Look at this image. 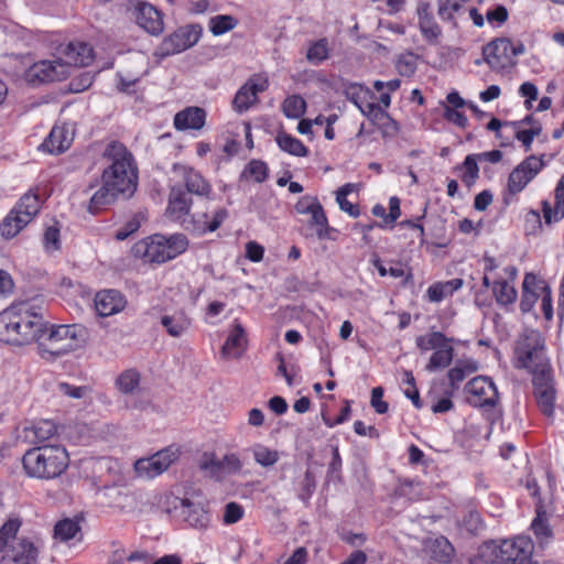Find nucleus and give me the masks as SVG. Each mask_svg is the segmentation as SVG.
Segmentation results:
<instances>
[{
    "mask_svg": "<svg viewBox=\"0 0 564 564\" xmlns=\"http://www.w3.org/2000/svg\"><path fill=\"white\" fill-rule=\"evenodd\" d=\"M395 67L400 75L410 77L416 72V61L412 54L401 55Z\"/></svg>",
    "mask_w": 564,
    "mask_h": 564,
    "instance_id": "58",
    "label": "nucleus"
},
{
    "mask_svg": "<svg viewBox=\"0 0 564 564\" xmlns=\"http://www.w3.org/2000/svg\"><path fill=\"white\" fill-rule=\"evenodd\" d=\"M350 413H351L350 402L348 400H346L345 405L341 408L339 414L335 419H330V417L323 415L324 424L327 427H334L336 425L343 424L349 420Z\"/></svg>",
    "mask_w": 564,
    "mask_h": 564,
    "instance_id": "63",
    "label": "nucleus"
},
{
    "mask_svg": "<svg viewBox=\"0 0 564 564\" xmlns=\"http://www.w3.org/2000/svg\"><path fill=\"white\" fill-rule=\"evenodd\" d=\"M522 53V45L517 47L506 37L496 39L482 48L484 59L494 70H503L512 66L513 58Z\"/></svg>",
    "mask_w": 564,
    "mask_h": 564,
    "instance_id": "10",
    "label": "nucleus"
},
{
    "mask_svg": "<svg viewBox=\"0 0 564 564\" xmlns=\"http://www.w3.org/2000/svg\"><path fill=\"white\" fill-rule=\"evenodd\" d=\"M402 383L404 384L403 393L411 400L413 406L417 410L423 408V402L420 397L419 389L416 387L415 378L411 370L403 371Z\"/></svg>",
    "mask_w": 564,
    "mask_h": 564,
    "instance_id": "44",
    "label": "nucleus"
},
{
    "mask_svg": "<svg viewBox=\"0 0 564 564\" xmlns=\"http://www.w3.org/2000/svg\"><path fill=\"white\" fill-rule=\"evenodd\" d=\"M65 56V66L72 65L76 67H85L94 61V50L85 42L74 41L69 42L63 50Z\"/></svg>",
    "mask_w": 564,
    "mask_h": 564,
    "instance_id": "28",
    "label": "nucleus"
},
{
    "mask_svg": "<svg viewBox=\"0 0 564 564\" xmlns=\"http://www.w3.org/2000/svg\"><path fill=\"white\" fill-rule=\"evenodd\" d=\"M22 522L19 518L8 519L0 528V552L4 551L9 541L14 539Z\"/></svg>",
    "mask_w": 564,
    "mask_h": 564,
    "instance_id": "49",
    "label": "nucleus"
},
{
    "mask_svg": "<svg viewBox=\"0 0 564 564\" xmlns=\"http://www.w3.org/2000/svg\"><path fill=\"white\" fill-rule=\"evenodd\" d=\"M188 245L184 234L153 235L134 243L132 253L144 262L162 264L184 253Z\"/></svg>",
    "mask_w": 564,
    "mask_h": 564,
    "instance_id": "7",
    "label": "nucleus"
},
{
    "mask_svg": "<svg viewBox=\"0 0 564 564\" xmlns=\"http://www.w3.org/2000/svg\"><path fill=\"white\" fill-rule=\"evenodd\" d=\"M193 205L192 197L181 185H174L170 188L165 216L182 226V221L186 220Z\"/></svg>",
    "mask_w": 564,
    "mask_h": 564,
    "instance_id": "21",
    "label": "nucleus"
},
{
    "mask_svg": "<svg viewBox=\"0 0 564 564\" xmlns=\"http://www.w3.org/2000/svg\"><path fill=\"white\" fill-rule=\"evenodd\" d=\"M275 142L282 151L291 155L303 158L308 154V148L300 139L284 131L278 132Z\"/></svg>",
    "mask_w": 564,
    "mask_h": 564,
    "instance_id": "39",
    "label": "nucleus"
},
{
    "mask_svg": "<svg viewBox=\"0 0 564 564\" xmlns=\"http://www.w3.org/2000/svg\"><path fill=\"white\" fill-rule=\"evenodd\" d=\"M517 278L518 269L510 264L503 268V276L492 280V295L497 304L507 312L513 310L518 300V291L514 285Z\"/></svg>",
    "mask_w": 564,
    "mask_h": 564,
    "instance_id": "16",
    "label": "nucleus"
},
{
    "mask_svg": "<svg viewBox=\"0 0 564 564\" xmlns=\"http://www.w3.org/2000/svg\"><path fill=\"white\" fill-rule=\"evenodd\" d=\"M544 289H546V281L540 279L533 272H528L524 274L519 304L522 314L532 312L538 300L543 294Z\"/></svg>",
    "mask_w": 564,
    "mask_h": 564,
    "instance_id": "22",
    "label": "nucleus"
},
{
    "mask_svg": "<svg viewBox=\"0 0 564 564\" xmlns=\"http://www.w3.org/2000/svg\"><path fill=\"white\" fill-rule=\"evenodd\" d=\"M415 347L420 354L432 351L424 369L427 372L445 370L454 359V338L447 337L443 332L431 329L415 338Z\"/></svg>",
    "mask_w": 564,
    "mask_h": 564,
    "instance_id": "9",
    "label": "nucleus"
},
{
    "mask_svg": "<svg viewBox=\"0 0 564 564\" xmlns=\"http://www.w3.org/2000/svg\"><path fill=\"white\" fill-rule=\"evenodd\" d=\"M474 370L475 368H469L467 366H462L459 364L451 368L447 372V378L451 387L453 389H457L459 384L466 379L467 375Z\"/></svg>",
    "mask_w": 564,
    "mask_h": 564,
    "instance_id": "57",
    "label": "nucleus"
},
{
    "mask_svg": "<svg viewBox=\"0 0 564 564\" xmlns=\"http://www.w3.org/2000/svg\"><path fill=\"white\" fill-rule=\"evenodd\" d=\"M454 172L458 173V176L464 185L470 188L473 185H475L479 177L477 155L468 154L462 164H458L454 167Z\"/></svg>",
    "mask_w": 564,
    "mask_h": 564,
    "instance_id": "38",
    "label": "nucleus"
},
{
    "mask_svg": "<svg viewBox=\"0 0 564 564\" xmlns=\"http://www.w3.org/2000/svg\"><path fill=\"white\" fill-rule=\"evenodd\" d=\"M228 210L218 208L209 215L207 212L189 213L186 220L182 221V227L195 236H205L216 231L227 219Z\"/></svg>",
    "mask_w": 564,
    "mask_h": 564,
    "instance_id": "15",
    "label": "nucleus"
},
{
    "mask_svg": "<svg viewBox=\"0 0 564 564\" xmlns=\"http://www.w3.org/2000/svg\"><path fill=\"white\" fill-rule=\"evenodd\" d=\"M419 29L424 40L431 44L436 45L442 36V29L435 21L433 13L430 11L429 4L417 9Z\"/></svg>",
    "mask_w": 564,
    "mask_h": 564,
    "instance_id": "30",
    "label": "nucleus"
},
{
    "mask_svg": "<svg viewBox=\"0 0 564 564\" xmlns=\"http://www.w3.org/2000/svg\"><path fill=\"white\" fill-rule=\"evenodd\" d=\"M269 78L264 73L252 74L236 93L232 107L239 112H246L259 101L258 95L269 88Z\"/></svg>",
    "mask_w": 564,
    "mask_h": 564,
    "instance_id": "14",
    "label": "nucleus"
},
{
    "mask_svg": "<svg viewBox=\"0 0 564 564\" xmlns=\"http://www.w3.org/2000/svg\"><path fill=\"white\" fill-rule=\"evenodd\" d=\"M383 394L382 387H376L371 390L370 404L378 414H384L389 410V404L383 400Z\"/></svg>",
    "mask_w": 564,
    "mask_h": 564,
    "instance_id": "60",
    "label": "nucleus"
},
{
    "mask_svg": "<svg viewBox=\"0 0 564 564\" xmlns=\"http://www.w3.org/2000/svg\"><path fill=\"white\" fill-rule=\"evenodd\" d=\"M140 383V375L133 369L123 371L116 380L117 388L123 393H130Z\"/></svg>",
    "mask_w": 564,
    "mask_h": 564,
    "instance_id": "51",
    "label": "nucleus"
},
{
    "mask_svg": "<svg viewBox=\"0 0 564 564\" xmlns=\"http://www.w3.org/2000/svg\"><path fill=\"white\" fill-rule=\"evenodd\" d=\"M534 544L530 536L518 535L500 542H485L480 550V557L487 563L497 564H532Z\"/></svg>",
    "mask_w": 564,
    "mask_h": 564,
    "instance_id": "8",
    "label": "nucleus"
},
{
    "mask_svg": "<svg viewBox=\"0 0 564 564\" xmlns=\"http://www.w3.org/2000/svg\"><path fill=\"white\" fill-rule=\"evenodd\" d=\"M160 322L167 335L174 338L183 336L192 326V318L184 310L162 315Z\"/></svg>",
    "mask_w": 564,
    "mask_h": 564,
    "instance_id": "32",
    "label": "nucleus"
},
{
    "mask_svg": "<svg viewBox=\"0 0 564 564\" xmlns=\"http://www.w3.org/2000/svg\"><path fill=\"white\" fill-rule=\"evenodd\" d=\"M433 554L435 560H437L438 562L447 563L451 561L454 554V547L452 546L447 539L442 536L434 541Z\"/></svg>",
    "mask_w": 564,
    "mask_h": 564,
    "instance_id": "53",
    "label": "nucleus"
},
{
    "mask_svg": "<svg viewBox=\"0 0 564 564\" xmlns=\"http://www.w3.org/2000/svg\"><path fill=\"white\" fill-rule=\"evenodd\" d=\"M180 456V451L173 446L165 447L149 457L135 460L133 467L138 477L153 479L163 474Z\"/></svg>",
    "mask_w": 564,
    "mask_h": 564,
    "instance_id": "11",
    "label": "nucleus"
},
{
    "mask_svg": "<svg viewBox=\"0 0 564 564\" xmlns=\"http://www.w3.org/2000/svg\"><path fill=\"white\" fill-rule=\"evenodd\" d=\"M174 171H177L182 175L184 183V189L186 193L194 194L197 196L209 197L213 192L210 183L194 167L187 165H174Z\"/></svg>",
    "mask_w": 564,
    "mask_h": 564,
    "instance_id": "24",
    "label": "nucleus"
},
{
    "mask_svg": "<svg viewBox=\"0 0 564 564\" xmlns=\"http://www.w3.org/2000/svg\"><path fill=\"white\" fill-rule=\"evenodd\" d=\"M443 118L460 129H465L468 126V118L459 109L444 108Z\"/></svg>",
    "mask_w": 564,
    "mask_h": 564,
    "instance_id": "59",
    "label": "nucleus"
},
{
    "mask_svg": "<svg viewBox=\"0 0 564 564\" xmlns=\"http://www.w3.org/2000/svg\"><path fill=\"white\" fill-rule=\"evenodd\" d=\"M245 173L257 183H263L269 176V167L267 163L261 160H251L246 166Z\"/></svg>",
    "mask_w": 564,
    "mask_h": 564,
    "instance_id": "52",
    "label": "nucleus"
},
{
    "mask_svg": "<svg viewBox=\"0 0 564 564\" xmlns=\"http://www.w3.org/2000/svg\"><path fill=\"white\" fill-rule=\"evenodd\" d=\"M65 77L66 66L59 59H43L35 62L24 72L25 82L33 86L55 80H62Z\"/></svg>",
    "mask_w": 564,
    "mask_h": 564,
    "instance_id": "17",
    "label": "nucleus"
},
{
    "mask_svg": "<svg viewBox=\"0 0 564 564\" xmlns=\"http://www.w3.org/2000/svg\"><path fill=\"white\" fill-rule=\"evenodd\" d=\"M21 462L28 477L54 480L68 469L70 458L65 446L44 444L26 449Z\"/></svg>",
    "mask_w": 564,
    "mask_h": 564,
    "instance_id": "4",
    "label": "nucleus"
},
{
    "mask_svg": "<svg viewBox=\"0 0 564 564\" xmlns=\"http://www.w3.org/2000/svg\"><path fill=\"white\" fill-rule=\"evenodd\" d=\"M73 142V134L66 127L55 126L45 138L41 148L51 153L59 154L65 152Z\"/></svg>",
    "mask_w": 564,
    "mask_h": 564,
    "instance_id": "29",
    "label": "nucleus"
},
{
    "mask_svg": "<svg viewBox=\"0 0 564 564\" xmlns=\"http://www.w3.org/2000/svg\"><path fill=\"white\" fill-rule=\"evenodd\" d=\"M541 132L542 126L540 123H536L530 129L517 131L514 137L518 141L522 143L524 150L528 152L531 150L534 138L540 135Z\"/></svg>",
    "mask_w": 564,
    "mask_h": 564,
    "instance_id": "56",
    "label": "nucleus"
},
{
    "mask_svg": "<svg viewBox=\"0 0 564 564\" xmlns=\"http://www.w3.org/2000/svg\"><path fill=\"white\" fill-rule=\"evenodd\" d=\"M243 463L236 453H227L218 458L215 453H205L199 462V468L207 471L216 480H223L242 470Z\"/></svg>",
    "mask_w": 564,
    "mask_h": 564,
    "instance_id": "13",
    "label": "nucleus"
},
{
    "mask_svg": "<svg viewBox=\"0 0 564 564\" xmlns=\"http://www.w3.org/2000/svg\"><path fill=\"white\" fill-rule=\"evenodd\" d=\"M140 219L137 215H134L131 219H129L122 227H120L116 234L115 238L118 241L126 240L129 236L138 231L140 228Z\"/></svg>",
    "mask_w": 564,
    "mask_h": 564,
    "instance_id": "61",
    "label": "nucleus"
},
{
    "mask_svg": "<svg viewBox=\"0 0 564 564\" xmlns=\"http://www.w3.org/2000/svg\"><path fill=\"white\" fill-rule=\"evenodd\" d=\"M80 530L78 520L65 518L55 523L53 538L61 542H67L80 533Z\"/></svg>",
    "mask_w": 564,
    "mask_h": 564,
    "instance_id": "41",
    "label": "nucleus"
},
{
    "mask_svg": "<svg viewBox=\"0 0 564 564\" xmlns=\"http://www.w3.org/2000/svg\"><path fill=\"white\" fill-rule=\"evenodd\" d=\"M544 154L529 155L520 162L509 174L507 188L511 195L522 192L527 185L543 170Z\"/></svg>",
    "mask_w": 564,
    "mask_h": 564,
    "instance_id": "12",
    "label": "nucleus"
},
{
    "mask_svg": "<svg viewBox=\"0 0 564 564\" xmlns=\"http://www.w3.org/2000/svg\"><path fill=\"white\" fill-rule=\"evenodd\" d=\"M328 55V42L326 39H321L308 46L306 58L313 64H319L327 59Z\"/></svg>",
    "mask_w": 564,
    "mask_h": 564,
    "instance_id": "50",
    "label": "nucleus"
},
{
    "mask_svg": "<svg viewBox=\"0 0 564 564\" xmlns=\"http://www.w3.org/2000/svg\"><path fill=\"white\" fill-rule=\"evenodd\" d=\"M43 246L48 252L56 251L61 248V231L57 226H50L43 235Z\"/></svg>",
    "mask_w": 564,
    "mask_h": 564,
    "instance_id": "54",
    "label": "nucleus"
},
{
    "mask_svg": "<svg viewBox=\"0 0 564 564\" xmlns=\"http://www.w3.org/2000/svg\"><path fill=\"white\" fill-rule=\"evenodd\" d=\"M512 362L516 369L527 370L532 378L553 372L545 351V340L534 329L525 330L519 336L514 344Z\"/></svg>",
    "mask_w": 564,
    "mask_h": 564,
    "instance_id": "5",
    "label": "nucleus"
},
{
    "mask_svg": "<svg viewBox=\"0 0 564 564\" xmlns=\"http://www.w3.org/2000/svg\"><path fill=\"white\" fill-rule=\"evenodd\" d=\"M45 197L40 194V187H31L24 193L0 223V235L10 240L17 237L40 214Z\"/></svg>",
    "mask_w": 564,
    "mask_h": 564,
    "instance_id": "6",
    "label": "nucleus"
},
{
    "mask_svg": "<svg viewBox=\"0 0 564 564\" xmlns=\"http://www.w3.org/2000/svg\"><path fill=\"white\" fill-rule=\"evenodd\" d=\"M248 337L246 329L238 318L231 324V329L221 347V355L225 358H240L247 349Z\"/></svg>",
    "mask_w": 564,
    "mask_h": 564,
    "instance_id": "25",
    "label": "nucleus"
},
{
    "mask_svg": "<svg viewBox=\"0 0 564 564\" xmlns=\"http://www.w3.org/2000/svg\"><path fill=\"white\" fill-rule=\"evenodd\" d=\"M200 37V28L198 25H186L180 28L161 43L162 55H174L195 45Z\"/></svg>",
    "mask_w": 564,
    "mask_h": 564,
    "instance_id": "18",
    "label": "nucleus"
},
{
    "mask_svg": "<svg viewBox=\"0 0 564 564\" xmlns=\"http://www.w3.org/2000/svg\"><path fill=\"white\" fill-rule=\"evenodd\" d=\"M58 390H59V392H62L63 394L72 398V399H82L89 391V388L85 387V386L77 387V386L70 384L68 382H61L58 384Z\"/></svg>",
    "mask_w": 564,
    "mask_h": 564,
    "instance_id": "62",
    "label": "nucleus"
},
{
    "mask_svg": "<svg viewBox=\"0 0 564 564\" xmlns=\"http://www.w3.org/2000/svg\"><path fill=\"white\" fill-rule=\"evenodd\" d=\"M351 191L352 185L350 183L340 186L336 192V202L343 212L356 218L360 215V209L358 205H355L347 199V196L351 193Z\"/></svg>",
    "mask_w": 564,
    "mask_h": 564,
    "instance_id": "45",
    "label": "nucleus"
},
{
    "mask_svg": "<svg viewBox=\"0 0 564 564\" xmlns=\"http://www.w3.org/2000/svg\"><path fill=\"white\" fill-rule=\"evenodd\" d=\"M543 218L545 224L560 221L564 217V174L556 184L554 191V207H551L549 200L541 202Z\"/></svg>",
    "mask_w": 564,
    "mask_h": 564,
    "instance_id": "31",
    "label": "nucleus"
},
{
    "mask_svg": "<svg viewBox=\"0 0 564 564\" xmlns=\"http://www.w3.org/2000/svg\"><path fill=\"white\" fill-rule=\"evenodd\" d=\"M464 281L459 278L448 281H440L431 284L426 291V296L430 302L440 303L454 292L463 288Z\"/></svg>",
    "mask_w": 564,
    "mask_h": 564,
    "instance_id": "37",
    "label": "nucleus"
},
{
    "mask_svg": "<svg viewBox=\"0 0 564 564\" xmlns=\"http://www.w3.org/2000/svg\"><path fill=\"white\" fill-rule=\"evenodd\" d=\"M245 516V510L238 502H228L225 506L223 521L225 524L230 525L239 522Z\"/></svg>",
    "mask_w": 564,
    "mask_h": 564,
    "instance_id": "55",
    "label": "nucleus"
},
{
    "mask_svg": "<svg viewBox=\"0 0 564 564\" xmlns=\"http://www.w3.org/2000/svg\"><path fill=\"white\" fill-rule=\"evenodd\" d=\"M252 453L256 463L262 467H271L276 464L280 458L278 451L271 449L264 445H256Z\"/></svg>",
    "mask_w": 564,
    "mask_h": 564,
    "instance_id": "46",
    "label": "nucleus"
},
{
    "mask_svg": "<svg viewBox=\"0 0 564 564\" xmlns=\"http://www.w3.org/2000/svg\"><path fill=\"white\" fill-rule=\"evenodd\" d=\"M182 514L185 522L193 528L204 529L209 524V514L205 508L199 503H194L189 499L184 498L181 500Z\"/></svg>",
    "mask_w": 564,
    "mask_h": 564,
    "instance_id": "33",
    "label": "nucleus"
},
{
    "mask_svg": "<svg viewBox=\"0 0 564 564\" xmlns=\"http://www.w3.org/2000/svg\"><path fill=\"white\" fill-rule=\"evenodd\" d=\"M87 341V328L80 324H50L39 338L36 352L46 362L58 359L83 348Z\"/></svg>",
    "mask_w": 564,
    "mask_h": 564,
    "instance_id": "3",
    "label": "nucleus"
},
{
    "mask_svg": "<svg viewBox=\"0 0 564 564\" xmlns=\"http://www.w3.org/2000/svg\"><path fill=\"white\" fill-rule=\"evenodd\" d=\"M120 196L111 186H108L106 182H102L101 186L93 194L89 204L88 212L90 214H98L104 210L107 206L113 204Z\"/></svg>",
    "mask_w": 564,
    "mask_h": 564,
    "instance_id": "36",
    "label": "nucleus"
},
{
    "mask_svg": "<svg viewBox=\"0 0 564 564\" xmlns=\"http://www.w3.org/2000/svg\"><path fill=\"white\" fill-rule=\"evenodd\" d=\"M127 304L124 296L117 290H102L95 296V308L102 317L121 312Z\"/></svg>",
    "mask_w": 564,
    "mask_h": 564,
    "instance_id": "26",
    "label": "nucleus"
},
{
    "mask_svg": "<svg viewBox=\"0 0 564 564\" xmlns=\"http://www.w3.org/2000/svg\"><path fill=\"white\" fill-rule=\"evenodd\" d=\"M45 326L40 307L29 303L12 305L0 312V341L14 346L37 345Z\"/></svg>",
    "mask_w": 564,
    "mask_h": 564,
    "instance_id": "1",
    "label": "nucleus"
},
{
    "mask_svg": "<svg viewBox=\"0 0 564 564\" xmlns=\"http://www.w3.org/2000/svg\"><path fill=\"white\" fill-rule=\"evenodd\" d=\"M468 402L475 408L494 406L498 401L495 383L486 377H476L468 382Z\"/></svg>",
    "mask_w": 564,
    "mask_h": 564,
    "instance_id": "19",
    "label": "nucleus"
},
{
    "mask_svg": "<svg viewBox=\"0 0 564 564\" xmlns=\"http://www.w3.org/2000/svg\"><path fill=\"white\" fill-rule=\"evenodd\" d=\"M311 217L307 221L308 228L313 231L310 236L315 235L319 240L332 239L330 232L336 231L329 226L328 218L321 205L315 206L314 212L308 214Z\"/></svg>",
    "mask_w": 564,
    "mask_h": 564,
    "instance_id": "35",
    "label": "nucleus"
},
{
    "mask_svg": "<svg viewBox=\"0 0 564 564\" xmlns=\"http://www.w3.org/2000/svg\"><path fill=\"white\" fill-rule=\"evenodd\" d=\"M536 516L531 523V528L536 539L540 541L549 540L552 538V529L549 524L546 511L542 505H538L535 509Z\"/></svg>",
    "mask_w": 564,
    "mask_h": 564,
    "instance_id": "42",
    "label": "nucleus"
},
{
    "mask_svg": "<svg viewBox=\"0 0 564 564\" xmlns=\"http://www.w3.org/2000/svg\"><path fill=\"white\" fill-rule=\"evenodd\" d=\"M533 395L539 409L545 416H552L555 409L556 391L553 372L532 378Z\"/></svg>",
    "mask_w": 564,
    "mask_h": 564,
    "instance_id": "20",
    "label": "nucleus"
},
{
    "mask_svg": "<svg viewBox=\"0 0 564 564\" xmlns=\"http://www.w3.org/2000/svg\"><path fill=\"white\" fill-rule=\"evenodd\" d=\"M466 0H438L437 13L443 21H454L455 15L458 14Z\"/></svg>",
    "mask_w": 564,
    "mask_h": 564,
    "instance_id": "48",
    "label": "nucleus"
},
{
    "mask_svg": "<svg viewBox=\"0 0 564 564\" xmlns=\"http://www.w3.org/2000/svg\"><path fill=\"white\" fill-rule=\"evenodd\" d=\"M102 156L110 162L101 173V182H106L124 197H131L138 187L139 171L133 154L120 141H110Z\"/></svg>",
    "mask_w": 564,
    "mask_h": 564,
    "instance_id": "2",
    "label": "nucleus"
},
{
    "mask_svg": "<svg viewBox=\"0 0 564 564\" xmlns=\"http://www.w3.org/2000/svg\"><path fill=\"white\" fill-rule=\"evenodd\" d=\"M318 205H321V203L317 197L306 195L297 200L295 204V210L299 214L308 215L314 212L315 206L317 207Z\"/></svg>",
    "mask_w": 564,
    "mask_h": 564,
    "instance_id": "64",
    "label": "nucleus"
},
{
    "mask_svg": "<svg viewBox=\"0 0 564 564\" xmlns=\"http://www.w3.org/2000/svg\"><path fill=\"white\" fill-rule=\"evenodd\" d=\"M137 23L152 35H159L164 29L163 14L154 6L139 1L134 8Z\"/></svg>",
    "mask_w": 564,
    "mask_h": 564,
    "instance_id": "23",
    "label": "nucleus"
},
{
    "mask_svg": "<svg viewBox=\"0 0 564 564\" xmlns=\"http://www.w3.org/2000/svg\"><path fill=\"white\" fill-rule=\"evenodd\" d=\"M207 113L205 109L196 106H188L174 116V127L178 131L200 130L206 123Z\"/></svg>",
    "mask_w": 564,
    "mask_h": 564,
    "instance_id": "27",
    "label": "nucleus"
},
{
    "mask_svg": "<svg viewBox=\"0 0 564 564\" xmlns=\"http://www.w3.org/2000/svg\"><path fill=\"white\" fill-rule=\"evenodd\" d=\"M239 20L231 14H217L208 20V30L214 36H220L237 28Z\"/></svg>",
    "mask_w": 564,
    "mask_h": 564,
    "instance_id": "40",
    "label": "nucleus"
},
{
    "mask_svg": "<svg viewBox=\"0 0 564 564\" xmlns=\"http://www.w3.org/2000/svg\"><path fill=\"white\" fill-rule=\"evenodd\" d=\"M19 546L20 550L13 555V561L17 564H35L37 550L34 544L28 540H22Z\"/></svg>",
    "mask_w": 564,
    "mask_h": 564,
    "instance_id": "47",
    "label": "nucleus"
},
{
    "mask_svg": "<svg viewBox=\"0 0 564 564\" xmlns=\"http://www.w3.org/2000/svg\"><path fill=\"white\" fill-rule=\"evenodd\" d=\"M25 431L28 436H32L33 443L44 445L43 443L58 434V425L53 420L41 419L34 421Z\"/></svg>",
    "mask_w": 564,
    "mask_h": 564,
    "instance_id": "34",
    "label": "nucleus"
},
{
    "mask_svg": "<svg viewBox=\"0 0 564 564\" xmlns=\"http://www.w3.org/2000/svg\"><path fill=\"white\" fill-rule=\"evenodd\" d=\"M282 111L286 118L299 119L306 111V101L300 95L288 96L282 104Z\"/></svg>",
    "mask_w": 564,
    "mask_h": 564,
    "instance_id": "43",
    "label": "nucleus"
}]
</instances>
